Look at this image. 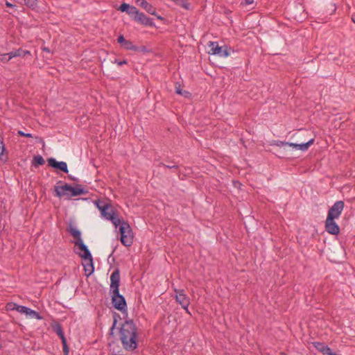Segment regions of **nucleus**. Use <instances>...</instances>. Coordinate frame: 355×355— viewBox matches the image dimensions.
I'll use <instances>...</instances> for the list:
<instances>
[{
    "instance_id": "f257e3e1",
    "label": "nucleus",
    "mask_w": 355,
    "mask_h": 355,
    "mask_svg": "<svg viewBox=\"0 0 355 355\" xmlns=\"http://www.w3.org/2000/svg\"><path fill=\"white\" fill-rule=\"evenodd\" d=\"M119 339L126 351H133L138 347L137 327L132 319H126L119 329Z\"/></svg>"
},
{
    "instance_id": "f03ea898",
    "label": "nucleus",
    "mask_w": 355,
    "mask_h": 355,
    "mask_svg": "<svg viewBox=\"0 0 355 355\" xmlns=\"http://www.w3.org/2000/svg\"><path fill=\"white\" fill-rule=\"evenodd\" d=\"M62 183V182L60 180L57 182V185L54 187L55 196L58 198L67 196V199H70L72 197L87 194L88 193V191L85 190L81 184H76L73 187L67 183H64V185H58Z\"/></svg>"
},
{
    "instance_id": "7ed1b4c3",
    "label": "nucleus",
    "mask_w": 355,
    "mask_h": 355,
    "mask_svg": "<svg viewBox=\"0 0 355 355\" xmlns=\"http://www.w3.org/2000/svg\"><path fill=\"white\" fill-rule=\"evenodd\" d=\"M121 234L120 241L126 247H130L133 243L132 230L127 221H123L119 227Z\"/></svg>"
},
{
    "instance_id": "20e7f679",
    "label": "nucleus",
    "mask_w": 355,
    "mask_h": 355,
    "mask_svg": "<svg viewBox=\"0 0 355 355\" xmlns=\"http://www.w3.org/2000/svg\"><path fill=\"white\" fill-rule=\"evenodd\" d=\"M208 46L210 47L208 51L209 54L217 55L220 57L226 58L229 56L232 51L230 47H227L225 45L220 46L216 42H209Z\"/></svg>"
},
{
    "instance_id": "39448f33",
    "label": "nucleus",
    "mask_w": 355,
    "mask_h": 355,
    "mask_svg": "<svg viewBox=\"0 0 355 355\" xmlns=\"http://www.w3.org/2000/svg\"><path fill=\"white\" fill-rule=\"evenodd\" d=\"M76 253L78 254L82 259H85V261H88V263L83 265V266L85 275L87 277L90 276L94 272L93 257L89 249H86L80 252L76 251Z\"/></svg>"
},
{
    "instance_id": "423d86ee",
    "label": "nucleus",
    "mask_w": 355,
    "mask_h": 355,
    "mask_svg": "<svg viewBox=\"0 0 355 355\" xmlns=\"http://www.w3.org/2000/svg\"><path fill=\"white\" fill-rule=\"evenodd\" d=\"M112 304L114 309L121 311L122 313H127V302L123 295L119 292L111 293Z\"/></svg>"
},
{
    "instance_id": "0eeeda50",
    "label": "nucleus",
    "mask_w": 355,
    "mask_h": 355,
    "mask_svg": "<svg viewBox=\"0 0 355 355\" xmlns=\"http://www.w3.org/2000/svg\"><path fill=\"white\" fill-rule=\"evenodd\" d=\"M66 230L75 239L73 243L76 246H78L80 252L88 249L87 246L83 243L80 230L73 227L71 224L67 227Z\"/></svg>"
},
{
    "instance_id": "6e6552de",
    "label": "nucleus",
    "mask_w": 355,
    "mask_h": 355,
    "mask_svg": "<svg viewBox=\"0 0 355 355\" xmlns=\"http://www.w3.org/2000/svg\"><path fill=\"white\" fill-rule=\"evenodd\" d=\"M174 292L175 293L176 302L181 305L182 308L184 309L187 313L191 314L188 309L190 304V299L187 295L184 289L175 288Z\"/></svg>"
},
{
    "instance_id": "1a4fd4ad",
    "label": "nucleus",
    "mask_w": 355,
    "mask_h": 355,
    "mask_svg": "<svg viewBox=\"0 0 355 355\" xmlns=\"http://www.w3.org/2000/svg\"><path fill=\"white\" fill-rule=\"evenodd\" d=\"M345 207L343 200L336 201L328 211L327 218L336 219L341 215Z\"/></svg>"
},
{
    "instance_id": "9d476101",
    "label": "nucleus",
    "mask_w": 355,
    "mask_h": 355,
    "mask_svg": "<svg viewBox=\"0 0 355 355\" xmlns=\"http://www.w3.org/2000/svg\"><path fill=\"white\" fill-rule=\"evenodd\" d=\"M120 286V270L116 268L110 276V293L119 292Z\"/></svg>"
},
{
    "instance_id": "9b49d317",
    "label": "nucleus",
    "mask_w": 355,
    "mask_h": 355,
    "mask_svg": "<svg viewBox=\"0 0 355 355\" xmlns=\"http://www.w3.org/2000/svg\"><path fill=\"white\" fill-rule=\"evenodd\" d=\"M133 20L138 24H140L146 26H150V27L155 26V24L153 22V19L148 17L144 13L140 12L139 10L138 13L137 14V15L133 17Z\"/></svg>"
},
{
    "instance_id": "f8f14e48",
    "label": "nucleus",
    "mask_w": 355,
    "mask_h": 355,
    "mask_svg": "<svg viewBox=\"0 0 355 355\" xmlns=\"http://www.w3.org/2000/svg\"><path fill=\"white\" fill-rule=\"evenodd\" d=\"M324 227L325 230L331 235H338L340 233V227L334 218H327Z\"/></svg>"
},
{
    "instance_id": "ddd939ff",
    "label": "nucleus",
    "mask_w": 355,
    "mask_h": 355,
    "mask_svg": "<svg viewBox=\"0 0 355 355\" xmlns=\"http://www.w3.org/2000/svg\"><path fill=\"white\" fill-rule=\"evenodd\" d=\"M48 165L53 168L60 170L67 173L69 172L67 164L65 162H58L55 158L51 157L47 159Z\"/></svg>"
},
{
    "instance_id": "4468645a",
    "label": "nucleus",
    "mask_w": 355,
    "mask_h": 355,
    "mask_svg": "<svg viewBox=\"0 0 355 355\" xmlns=\"http://www.w3.org/2000/svg\"><path fill=\"white\" fill-rule=\"evenodd\" d=\"M139 6L150 15L155 16L157 19H159L161 21H163L164 19L163 17L157 14L156 8L153 5L147 2L146 0L144 1H141L139 3Z\"/></svg>"
},
{
    "instance_id": "2eb2a0df",
    "label": "nucleus",
    "mask_w": 355,
    "mask_h": 355,
    "mask_svg": "<svg viewBox=\"0 0 355 355\" xmlns=\"http://www.w3.org/2000/svg\"><path fill=\"white\" fill-rule=\"evenodd\" d=\"M313 345L318 351L322 352L323 354L336 355V354L332 352L331 349L323 343L314 342L313 343Z\"/></svg>"
},
{
    "instance_id": "dca6fc26",
    "label": "nucleus",
    "mask_w": 355,
    "mask_h": 355,
    "mask_svg": "<svg viewBox=\"0 0 355 355\" xmlns=\"http://www.w3.org/2000/svg\"><path fill=\"white\" fill-rule=\"evenodd\" d=\"M176 6L186 10H191V5L188 0H171Z\"/></svg>"
},
{
    "instance_id": "f3484780",
    "label": "nucleus",
    "mask_w": 355,
    "mask_h": 355,
    "mask_svg": "<svg viewBox=\"0 0 355 355\" xmlns=\"http://www.w3.org/2000/svg\"><path fill=\"white\" fill-rule=\"evenodd\" d=\"M12 53L13 58H16V57L25 58L26 56H31V51H29L28 50L23 49L21 48H19L15 51H12Z\"/></svg>"
},
{
    "instance_id": "a211bd4d",
    "label": "nucleus",
    "mask_w": 355,
    "mask_h": 355,
    "mask_svg": "<svg viewBox=\"0 0 355 355\" xmlns=\"http://www.w3.org/2000/svg\"><path fill=\"white\" fill-rule=\"evenodd\" d=\"M314 139H311L306 143L296 144L295 149L300 150L302 151H306L314 143Z\"/></svg>"
},
{
    "instance_id": "6ab92c4d",
    "label": "nucleus",
    "mask_w": 355,
    "mask_h": 355,
    "mask_svg": "<svg viewBox=\"0 0 355 355\" xmlns=\"http://www.w3.org/2000/svg\"><path fill=\"white\" fill-rule=\"evenodd\" d=\"M112 316H113V323H112V327H110V333H109L110 336L114 335V330L116 328L117 322L119 319H121V315L118 313L114 312Z\"/></svg>"
},
{
    "instance_id": "aec40b11",
    "label": "nucleus",
    "mask_w": 355,
    "mask_h": 355,
    "mask_svg": "<svg viewBox=\"0 0 355 355\" xmlns=\"http://www.w3.org/2000/svg\"><path fill=\"white\" fill-rule=\"evenodd\" d=\"M44 164V159L41 155H35L33 157L32 165L34 167L37 168L38 166H42Z\"/></svg>"
},
{
    "instance_id": "412c9836",
    "label": "nucleus",
    "mask_w": 355,
    "mask_h": 355,
    "mask_svg": "<svg viewBox=\"0 0 355 355\" xmlns=\"http://www.w3.org/2000/svg\"><path fill=\"white\" fill-rule=\"evenodd\" d=\"M51 327L58 336H61V334L64 333L62 325L58 322L54 321L51 323Z\"/></svg>"
},
{
    "instance_id": "4be33fe9",
    "label": "nucleus",
    "mask_w": 355,
    "mask_h": 355,
    "mask_svg": "<svg viewBox=\"0 0 355 355\" xmlns=\"http://www.w3.org/2000/svg\"><path fill=\"white\" fill-rule=\"evenodd\" d=\"M13 58L12 51L7 53H0V62L6 63Z\"/></svg>"
},
{
    "instance_id": "5701e85b",
    "label": "nucleus",
    "mask_w": 355,
    "mask_h": 355,
    "mask_svg": "<svg viewBox=\"0 0 355 355\" xmlns=\"http://www.w3.org/2000/svg\"><path fill=\"white\" fill-rule=\"evenodd\" d=\"M175 92L178 94L182 95V96H183L184 97H188L190 95V93L189 92L185 91V90H182L181 89L180 84H176V85H175Z\"/></svg>"
},
{
    "instance_id": "b1692460",
    "label": "nucleus",
    "mask_w": 355,
    "mask_h": 355,
    "mask_svg": "<svg viewBox=\"0 0 355 355\" xmlns=\"http://www.w3.org/2000/svg\"><path fill=\"white\" fill-rule=\"evenodd\" d=\"M138 12L139 10L135 6L130 5V8H128V10L126 12V13L133 19V17L137 15Z\"/></svg>"
},
{
    "instance_id": "393cba45",
    "label": "nucleus",
    "mask_w": 355,
    "mask_h": 355,
    "mask_svg": "<svg viewBox=\"0 0 355 355\" xmlns=\"http://www.w3.org/2000/svg\"><path fill=\"white\" fill-rule=\"evenodd\" d=\"M112 223L115 226V227H117V226H120L122 223V222L123 220H121L119 217H118V215L116 213L115 215L110 218V220Z\"/></svg>"
},
{
    "instance_id": "a878e982",
    "label": "nucleus",
    "mask_w": 355,
    "mask_h": 355,
    "mask_svg": "<svg viewBox=\"0 0 355 355\" xmlns=\"http://www.w3.org/2000/svg\"><path fill=\"white\" fill-rule=\"evenodd\" d=\"M112 208V205L110 203L105 202V204L102 205V207H99V210L101 211V216L105 214V212H107L109 209H111Z\"/></svg>"
},
{
    "instance_id": "bb28decb",
    "label": "nucleus",
    "mask_w": 355,
    "mask_h": 355,
    "mask_svg": "<svg viewBox=\"0 0 355 355\" xmlns=\"http://www.w3.org/2000/svg\"><path fill=\"white\" fill-rule=\"evenodd\" d=\"M121 46L125 50L135 51V45L130 40H127Z\"/></svg>"
},
{
    "instance_id": "cd10ccee",
    "label": "nucleus",
    "mask_w": 355,
    "mask_h": 355,
    "mask_svg": "<svg viewBox=\"0 0 355 355\" xmlns=\"http://www.w3.org/2000/svg\"><path fill=\"white\" fill-rule=\"evenodd\" d=\"M16 311H18L20 313H24L26 315H28V312L30 311V308H28L27 306H25L18 305L17 304V310Z\"/></svg>"
},
{
    "instance_id": "c85d7f7f",
    "label": "nucleus",
    "mask_w": 355,
    "mask_h": 355,
    "mask_svg": "<svg viewBox=\"0 0 355 355\" xmlns=\"http://www.w3.org/2000/svg\"><path fill=\"white\" fill-rule=\"evenodd\" d=\"M28 315L31 316V318H35L37 320H42L43 317L36 311L32 310L30 309V311L28 312Z\"/></svg>"
},
{
    "instance_id": "c756f323",
    "label": "nucleus",
    "mask_w": 355,
    "mask_h": 355,
    "mask_svg": "<svg viewBox=\"0 0 355 355\" xmlns=\"http://www.w3.org/2000/svg\"><path fill=\"white\" fill-rule=\"evenodd\" d=\"M116 213V211H114L113 208H112L105 212V214L103 215V217H104L106 220H110V218L113 217Z\"/></svg>"
},
{
    "instance_id": "7c9ffc66",
    "label": "nucleus",
    "mask_w": 355,
    "mask_h": 355,
    "mask_svg": "<svg viewBox=\"0 0 355 355\" xmlns=\"http://www.w3.org/2000/svg\"><path fill=\"white\" fill-rule=\"evenodd\" d=\"M134 51L146 53L149 52L150 51L148 49V48L146 46H138L135 45V49Z\"/></svg>"
},
{
    "instance_id": "2f4dec72",
    "label": "nucleus",
    "mask_w": 355,
    "mask_h": 355,
    "mask_svg": "<svg viewBox=\"0 0 355 355\" xmlns=\"http://www.w3.org/2000/svg\"><path fill=\"white\" fill-rule=\"evenodd\" d=\"M129 8H130V4L124 2L120 5V6L118 8V10H119L122 12H126L128 10Z\"/></svg>"
},
{
    "instance_id": "473e14b6",
    "label": "nucleus",
    "mask_w": 355,
    "mask_h": 355,
    "mask_svg": "<svg viewBox=\"0 0 355 355\" xmlns=\"http://www.w3.org/2000/svg\"><path fill=\"white\" fill-rule=\"evenodd\" d=\"M25 4L29 8H35L37 6V0H24Z\"/></svg>"
},
{
    "instance_id": "72a5a7b5",
    "label": "nucleus",
    "mask_w": 355,
    "mask_h": 355,
    "mask_svg": "<svg viewBox=\"0 0 355 355\" xmlns=\"http://www.w3.org/2000/svg\"><path fill=\"white\" fill-rule=\"evenodd\" d=\"M158 167H161V166H164V168H170V169H178L179 168L178 165L177 164H173V165H167V164H164V163L162 162H160L158 165H157Z\"/></svg>"
},
{
    "instance_id": "f704fd0d",
    "label": "nucleus",
    "mask_w": 355,
    "mask_h": 355,
    "mask_svg": "<svg viewBox=\"0 0 355 355\" xmlns=\"http://www.w3.org/2000/svg\"><path fill=\"white\" fill-rule=\"evenodd\" d=\"M17 304L14 302H8V303H7V304L6 306V309L8 311L17 310Z\"/></svg>"
},
{
    "instance_id": "c9c22d12",
    "label": "nucleus",
    "mask_w": 355,
    "mask_h": 355,
    "mask_svg": "<svg viewBox=\"0 0 355 355\" xmlns=\"http://www.w3.org/2000/svg\"><path fill=\"white\" fill-rule=\"evenodd\" d=\"M5 151V146L3 142V140L0 138V159H1V157Z\"/></svg>"
},
{
    "instance_id": "e433bc0d",
    "label": "nucleus",
    "mask_w": 355,
    "mask_h": 355,
    "mask_svg": "<svg viewBox=\"0 0 355 355\" xmlns=\"http://www.w3.org/2000/svg\"><path fill=\"white\" fill-rule=\"evenodd\" d=\"M126 41L127 40L125 39L123 35H120L117 38V42L120 44L121 46H123V44H124Z\"/></svg>"
},
{
    "instance_id": "4c0bfd02",
    "label": "nucleus",
    "mask_w": 355,
    "mask_h": 355,
    "mask_svg": "<svg viewBox=\"0 0 355 355\" xmlns=\"http://www.w3.org/2000/svg\"><path fill=\"white\" fill-rule=\"evenodd\" d=\"M18 135L19 136L24 137H28V138L33 137V136H32V135L31 133H25L22 130H19L18 131Z\"/></svg>"
},
{
    "instance_id": "58836bf2",
    "label": "nucleus",
    "mask_w": 355,
    "mask_h": 355,
    "mask_svg": "<svg viewBox=\"0 0 355 355\" xmlns=\"http://www.w3.org/2000/svg\"><path fill=\"white\" fill-rule=\"evenodd\" d=\"M114 62L116 63L119 66H122L123 64H126L128 63V61L127 60H119L118 59H115Z\"/></svg>"
},
{
    "instance_id": "ea45409f",
    "label": "nucleus",
    "mask_w": 355,
    "mask_h": 355,
    "mask_svg": "<svg viewBox=\"0 0 355 355\" xmlns=\"http://www.w3.org/2000/svg\"><path fill=\"white\" fill-rule=\"evenodd\" d=\"M62 347H63V353H64V355H68L69 354V347L67 345V343H63L62 344Z\"/></svg>"
},
{
    "instance_id": "a19ab883",
    "label": "nucleus",
    "mask_w": 355,
    "mask_h": 355,
    "mask_svg": "<svg viewBox=\"0 0 355 355\" xmlns=\"http://www.w3.org/2000/svg\"><path fill=\"white\" fill-rule=\"evenodd\" d=\"M105 202L104 201H102V200H96L95 202H94V204L96 206V207L99 209V207H102V205L105 204Z\"/></svg>"
},
{
    "instance_id": "79ce46f5",
    "label": "nucleus",
    "mask_w": 355,
    "mask_h": 355,
    "mask_svg": "<svg viewBox=\"0 0 355 355\" xmlns=\"http://www.w3.org/2000/svg\"><path fill=\"white\" fill-rule=\"evenodd\" d=\"M275 145L279 146V147H282L284 146H286L287 145V142L286 141H277L276 143H275Z\"/></svg>"
},
{
    "instance_id": "37998d69",
    "label": "nucleus",
    "mask_w": 355,
    "mask_h": 355,
    "mask_svg": "<svg viewBox=\"0 0 355 355\" xmlns=\"http://www.w3.org/2000/svg\"><path fill=\"white\" fill-rule=\"evenodd\" d=\"M253 2H254V0H243L241 2V5H243V6H248V5L252 4Z\"/></svg>"
},
{
    "instance_id": "c03bdc74",
    "label": "nucleus",
    "mask_w": 355,
    "mask_h": 355,
    "mask_svg": "<svg viewBox=\"0 0 355 355\" xmlns=\"http://www.w3.org/2000/svg\"><path fill=\"white\" fill-rule=\"evenodd\" d=\"M60 338L61 339L62 344L67 343V339L65 338L64 334H62L61 336H59Z\"/></svg>"
},
{
    "instance_id": "a18cd8bd",
    "label": "nucleus",
    "mask_w": 355,
    "mask_h": 355,
    "mask_svg": "<svg viewBox=\"0 0 355 355\" xmlns=\"http://www.w3.org/2000/svg\"><path fill=\"white\" fill-rule=\"evenodd\" d=\"M67 178H68L69 180H73V181H76V182H78V178H75V177H73V176H72V175H68Z\"/></svg>"
},
{
    "instance_id": "49530a36",
    "label": "nucleus",
    "mask_w": 355,
    "mask_h": 355,
    "mask_svg": "<svg viewBox=\"0 0 355 355\" xmlns=\"http://www.w3.org/2000/svg\"><path fill=\"white\" fill-rule=\"evenodd\" d=\"M6 6L8 7V8H14L15 7V5L8 2V1H6Z\"/></svg>"
},
{
    "instance_id": "de8ad7c7",
    "label": "nucleus",
    "mask_w": 355,
    "mask_h": 355,
    "mask_svg": "<svg viewBox=\"0 0 355 355\" xmlns=\"http://www.w3.org/2000/svg\"><path fill=\"white\" fill-rule=\"evenodd\" d=\"M286 146H291V147H293V148H295L296 144L295 143L287 142V145Z\"/></svg>"
},
{
    "instance_id": "09e8293b",
    "label": "nucleus",
    "mask_w": 355,
    "mask_h": 355,
    "mask_svg": "<svg viewBox=\"0 0 355 355\" xmlns=\"http://www.w3.org/2000/svg\"><path fill=\"white\" fill-rule=\"evenodd\" d=\"M331 6L332 8V9H331L332 12H334L336 10L335 4H331Z\"/></svg>"
},
{
    "instance_id": "8fccbe9b",
    "label": "nucleus",
    "mask_w": 355,
    "mask_h": 355,
    "mask_svg": "<svg viewBox=\"0 0 355 355\" xmlns=\"http://www.w3.org/2000/svg\"><path fill=\"white\" fill-rule=\"evenodd\" d=\"M352 21L355 24V14H353V15H352Z\"/></svg>"
},
{
    "instance_id": "3c124183",
    "label": "nucleus",
    "mask_w": 355,
    "mask_h": 355,
    "mask_svg": "<svg viewBox=\"0 0 355 355\" xmlns=\"http://www.w3.org/2000/svg\"><path fill=\"white\" fill-rule=\"evenodd\" d=\"M44 51H47V52H49V49H48V48H44Z\"/></svg>"
}]
</instances>
